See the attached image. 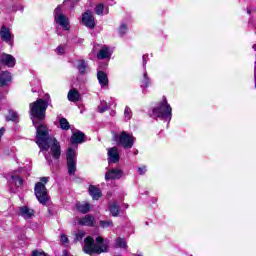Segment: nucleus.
Here are the masks:
<instances>
[{"label":"nucleus","mask_w":256,"mask_h":256,"mask_svg":"<svg viewBox=\"0 0 256 256\" xmlns=\"http://www.w3.org/2000/svg\"><path fill=\"white\" fill-rule=\"evenodd\" d=\"M51 100L38 99L30 104V115L32 116V123L36 127V143L44 152V157L51 165V156L53 159H60L61 157V144L55 137L49 136L47 126L39 123L45 119V111L49 107ZM50 149V154L47 153Z\"/></svg>","instance_id":"f257e3e1"},{"label":"nucleus","mask_w":256,"mask_h":256,"mask_svg":"<svg viewBox=\"0 0 256 256\" xmlns=\"http://www.w3.org/2000/svg\"><path fill=\"white\" fill-rule=\"evenodd\" d=\"M83 251L87 255H101V253L107 252V243H105V240L101 236L96 238V242L95 239L88 236L84 240Z\"/></svg>","instance_id":"f03ea898"},{"label":"nucleus","mask_w":256,"mask_h":256,"mask_svg":"<svg viewBox=\"0 0 256 256\" xmlns=\"http://www.w3.org/2000/svg\"><path fill=\"white\" fill-rule=\"evenodd\" d=\"M173 109L171 105L167 103V98H163V100L152 109L151 117L153 119H162L163 121H171Z\"/></svg>","instance_id":"7ed1b4c3"},{"label":"nucleus","mask_w":256,"mask_h":256,"mask_svg":"<svg viewBox=\"0 0 256 256\" xmlns=\"http://www.w3.org/2000/svg\"><path fill=\"white\" fill-rule=\"evenodd\" d=\"M54 22L56 25H59L63 31H69V29H71V22L69 21V17L63 14V9L61 6H58L54 10Z\"/></svg>","instance_id":"20e7f679"},{"label":"nucleus","mask_w":256,"mask_h":256,"mask_svg":"<svg viewBox=\"0 0 256 256\" xmlns=\"http://www.w3.org/2000/svg\"><path fill=\"white\" fill-rule=\"evenodd\" d=\"M115 141L124 149H131L135 143V138L133 135L123 131L122 133L115 135Z\"/></svg>","instance_id":"39448f33"},{"label":"nucleus","mask_w":256,"mask_h":256,"mask_svg":"<svg viewBox=\"0 0 256 256\" xmlns=\"http://www.w3.org/2000/svg\"><path fill=\"white\" fill-rule=\"evenodd\" d=\"M66 159L69 175H75L77 171V151L69 147L66 152Z\"/></svg>","instance_id":"423d86ee"},{"label":"nucleus","mask_w":256,"mask_h":256,"mask_svg":"<svg viewBox=\"0 0 256 256\" xmlns=\"http://www.w3.org/2000/svg\"><path fill=\"white\" fill-rule=\"evenodd\" d=\"M34 191L36 199L41 203V205H45L47 201H49V192L47 191L45 184L37 182Z\"/></svg>","instance_id":"0eeeda50"},{"label":"nucleus","mask_w":256,"mask_h":256,"mask_svg":"<svg viewBox=\"0 0 256 256\" xmlns=\"http://www.w3.org/2000/svg\"><path fill=\"white\" fill-rule=\"evenodd\" d=\"M82 24L88 29L95 28V17L91 11L87 10L82 14Z\"/></svg>","instance_id":"6e6552de"},{"label":"nucleus","mask_w":256,"mask_h":256,"mask_svg":"<svg viewBox=\"0 0 256 256\" xmlns=\"http://www.w3.org/2000/svg\"><path fill=\"white\" fill-rule=\"evenodd\" d=\"M121 177H123V170H121L119 168L109 169L105 173V180L106 181L121 179Z\"/></svg>","instance_id":"1a4fd4ad"},{"label":"nucleus","mask_w":256,"mask_h":256,"mask_svg":"<svg viewBox=\"0 0 256 256\" xmlns=\"http://www.w3.org/2000/svg\"><path fill=\"white\" fill-rule=\"evenodd\" d=\"M108 163H119L121 156L117 147L108 148Z\"/></svg>","instance_id":"9d476101"},{"label":"nucleus","mask_w":256,"mask_h":256,"mask_svg":"<svg viewBox=\"0 0 256 256\" xmlns=\"http://www.w3.org/2000/svg\"><path fill=\"white\" fill-rule=\"evenodd\" d=\"M83 141H85V134L79 130H76L70 139V143L71 145H76V149H77V145H79V143H83Z\"/></svg>","instance_id":"9b49d317"},{"label":"nucleus","mask_w":256,"mask_h":256,"mask_svg":"<svg viewBox=\"0 0 256 256\" xmlns=\"http://www.w3.org/2000/svg\"><path fill=\"white\" fill-rule=\"evenodd\" d=\"M78 225L93 227L95 225V218L91 215H85L82 218H78Z\"/></svg>","instance_id":"f8f14e48"},{"label":"nucleus","mask_w":256,"mask_h":256,"mask_svg":"<svg viewBox=\"0 0 256 256\" xmlns=\"http://www.w3.org/2000/svg\"><path fill=\"white\" fill-rule=\"evenodd\" d=\"M0 61L3 65H6V67H15V57L11 54H2Z\"/></svg>","instance_id":"ddd939ff"},{"label":"nucleus","mask_w":256,"mask_h":256,"mask_svg":"<svg viewBox=\"0 0 256 256\" xmlns=\"http://www.w3.org/2000/svg\"><path fill=\"white\" fill-rule=\"evenodd\" d=\"M0 37L6 43H11V41H13V35L11 34V30L6 26H2V28L0 29Z\"/></svg>","instance_id":"4468645a"},{"label":"nucleus","mask_w":256,"mask_h":256,"mask_svg":"<svg viewBox=\"0 0 256 256\" xmlns=\"http://www.w3.org/2000/svg\"><path fill=\"white\" fill-rule=\"evenodd\" d=\"M19 215L21 217H23L24 219H31V217H33V215H35V211H33V209H31L27 206H24V207L20 208Z\"/></svg>","instance_id":"2eb2a0df"},{"label":"nucleus","mask_w":256,"mask_h":256,"mask_svg":"<svg viewBox=\"0 0 256 256\" xmlns=\"http://www.w3.org/2000/svg\"><path fill=\"white\" fill-rule=\"evenodd\" d=\"M88 191L92 199L96 201H98V199H101L102 194H101V190L98 187L90 185Z\"/></svg>","instance_id":"dca6fc26"},{"label":"nucleus","mask_w":256,"mask_h":256,"mask_svg":"<svg viewBox=\"0 0 256 256\" xmlns=\"http://www.w3.org/2000/svg\"><path fill=\"white\" fill-rule=\"evenodd\" d=\"M79 99H81V94L77 89L73 88L68 92V100L71 101V103H77Z\"/></svg>","instance_id":"f3484780"},{"label":"nucleus","mask_w":256,"mask_h":256,"mask_svg":"<svg viewBox=\"0 0 256 256\" xmlns=\"http://www.w3.org/2000/svg\"><path fill=\"white\" fill-rule=\"evenodd\" d=\"M97 79H98L101 87H107V85H109V78L107 77V74L105 72L98 71Z\"/></svg>","instance_id":"a211bd4d"},{"label":"nucleus","mask_w":256,"mask_h":256,"mask_svg":"<svg viewBox=\"0 0 256 256\" xmlns=\"http://www.w3.org/2000/svg\"><path fill=\"white\" fill-rule=\"evenodd\" d=\"M111 57V50L109 47L104 46L97 54L98 59H109Z\"/></svg>","instance_id":"6ab92c4d"},{"label":"nucleus","mask_w":256,"mask_h":256,"mask_svg":"<svg viewBox=\"0 0 256 256\" xmlns=\"http://www.w3.org/2000/svg\"><path fill=\"white\" fill-rule=\"evenodd\" d=\"M11 81V73L4 71L0 74V87H5Z\"/></svg>","instance_id":"aec40b11"},{"label":"nucleus","mask_w":256,"mask_h":256,"mask_svg":"<svg viewBox=\"0 0 256 256\" xmlns=\"http://www.w3.org/2000/svg\"><path fill=\"white\" fill-rule=\"evenodd\" d=\"M76 209L77 211H79V213H89L90 209H91V204L87 203V202H78L76 204Z\"/></svg>","instance_id":"412c9836"},{"label":"nucleus","mask_w":256,"mask_h":256,"mask_svg":"<svg viewBox=\"0 0 256 256\" xmlns=\"http://www.w3.org/2000/svg\"><path fill=\"white\" fill-rule=\"evenodd\" d=\"M95 13H96V15H108L109 14V7L105 6L103 4H98L95 7Z\"/></svg>","instance_id":"4be33fe9"},{"label":"nucleus","mask_w":256,"mask_h":256,"mask_svg":"<svg viewBox=\"0 0 256 256\" xmlns=\"http://www.w3.org/2000/svg\"><path fill=\"white\" fill-rule=\"evenodd\" d=\"M141 87L143 89V91H145V89H147V87L151 86V79H149V75H147V72L145 71L143 74V78L141 80Z\"/></svg>","instance_id":"5701e85b"},{"label":"nucleus","mask_w":256,"mask_h":256,"mask_svg":"<svg viewBox=\"0 0 256 256\" xmlns=\"http://www.w3.org/2000/svg\"><path fill=\"white\" fill-rule=\"evenodd\" d=\"M110 213L112 217H119V204L116 202L110 203Z\"/></svg>","instance_id":"b1692460"},{"label":"nucleus","mask_w":256,"mask_h":256,"mask_svg":"<svg viewBox=\"0 0 256 256\" xmlns=\"http://www.w3.org/2000/svg\"><path fill=\"white\" fill-rule=\"evenodd\" d=\"M6 121H14V123H17L19 121V115L17 112L10 110L9 115L6 117Z\"/></svg>","instance_id":"393cba45"},{"label":"nucleus","mask_w":256,"mask_h":256,"mask_svg":"<svg viewBox=\"0 0 256 256\" xmlns=\"http://www.w3.org/2000/svg\"><path fill=\"white\" fill-rule=\"evenodd\" d=\"M60 123V128L63 129L64 131H69L71 129V125H69V121H67L65 118H61L59 120Z\"/></svg>","instance_id":"a878e982"},{"label":"nucleus","mask_w":256,"mask_h":256,"mask_svg":"<svg viewBox=\"0 0 256 256\" xmlns=\"http://www.w3.org/2000/svg\"><path fill=\"white\" fill-rule=\"evenodd\" d=\"M116 246L120 247V249H127V240L125 238H117Z\"/></svg>","instance_id":"bb28decb"},{"label":"nucleus","mask_w":256,"mask_h":256,"mask_svg":"<svg viewBox=\"0 0 256 256\" xmlns=\"http://www.w3.org/2000/svg\"><path fill=\"white\" fill-rule=\"evenodd\" d=\"M77 68L80 73H86L87 64H85V61L80 60V61H78Z\"/></svg>","instance_id":"cd10ccee"},{"label":"nucleus","mask_w":256,"mask_h":256,"mask_svg":"<svg viewBox=\"0 0 256 256\" xmlns=\"http://www.w3.org/2000/svg\"><path fill=\"white\" fill-rule=\"evenodd\" d=\"M127 31H129V28L127 27V24H121L119 29H118V33L121 37H123L124 35H127Z\"/></svg>","instance_id":"c85d7f7f"},{"label":"nucleus","mask_w":256,"mask_h":256,"mask_svg":"<svg viewBox=\"0 0 256 256\" xmlns=\"http://www.w3.org/2000/svg\"><path fill=\"white\" fill-rule=\"evenodd\" d=\"M131 117H133V112L131 111V108L126 107L124 110V119L125 121L131 120Z\"/></svg>","instance_id":"c756f323"},{"label":"nucleus","mask_w":256,"mask_h":256,"mask_svg":"<svg viewBox=\"0 0 256 256\" xmlns=\"http://www.w3.org/2000/svg\"><path fill=\"white\" fill-rule=\"evenodd\" d=\"M12 183L16 187H21V185H23V179H21L19 176H12Z\"/></svg>","instance_id":"7c9ffc66"},{"label":"nucleus","mask_w":256,"mask_h":256,"mask_svg":"<svg viewBox=\"0 0 256 256\" xmlns=\"http://www.w3.org/2000/svg\"><path fill=\"white\" fill-rule=\"evenodd\" d=\"M138 175H145L147 173V166H139L137 168Z\"/></svg>","instance_id":"2f4dec72"},{"label":"nucleus","mask_w":256,"mask_h":256,"mask_svg":"<svg viewBox=\"0 0 256 256\" xmlns=\"http://www.w3.org/2000/svg\"><path fill=\"white\" fill-rule=\"evenodd\" d=\"M101 227H113V222L112 221H100Z\"/></svg>","instance_id":"473e14b6"},{"label":"nucleus","mask_w":256,"mask_h":256,"mask_svg":"<svg viewBox=\"0 0 256 256\" xmlns=\"http://www.w3.org/2000/svg\"><path fill=\"white\" fill-rule=\"evenodd\" d=\"M83 237H85V232L79 231V232L76 234L75 241H81V240L83 239Z\"/></svg>","instance_id":"72a5a7b5"},{"label":"nucleus","mask_w":256,"mask_h":256,"mask_svg":"<svg viewBox=\"0 0 256 256\" xmlns=\"http://www.w3.org/2000/svg\"><path fill=\"white\" fill-rule=\"evenodd\" d=\"M107 109H109V106H107V104H102V105L98 106L99 113H105V111Z\"/></svg>","instance_id":"f704fd0d"},{"label":"nucleus","mask_w":256,"mask_h":256,"mask_svg":"<svg viewBox=\"0 0 256 256\" xmlns=\"http://www.w3.org/2000/svg\"><path fill=\"white\" fill-rule=\"evenodd\" d=\"M56 51L58 55H63L65 53V46H58Z\"/></svg>","instance_id":"c9c22d12"},{"label":"nucleus","mask_w":256,"mask_h":256,"mask_svg":"<svg viewBox=\"0 0 256 256\" xmlns=\"http://www.w3.org/2000/svg\"><path fill=\"white\" fill-rule=\"evenodd\" d=\"M60 241H61V243H69V238H67V236L65 235V234H62L61 236H60Z\"/></svg>","instance_id":"e433bc0d"},{"label":"nucleus","mask_w":256,"mask_h":256,"mask_svg":"<svg viewBox=\"0 0 256 256\" xmlns=\"http://www.w3.org/2000/svg\"><path fill=\"white\" fill-rule=\"evenodd\" d=\"M32 256H48L45 252L34 251Z\"/></svg>","instance_id":"4c0bfd02"},{"label":"nucleus","mask_w":256,"mask_h":256,"mask_svg":"<svg viewBox=\"0 0 256 256\" xmlns=\"http://www.w3.org/2000/svg\"><path fill=\"white\" fill-rule=\"evenodd\" d=\"M41 181L42 183H47V181H49V177H42Z\"/></svg>","instance_id":"58836bf2"},{"label":"nucleus","mask_w":256,"mask_h":256,"mask_svg":"<svg viewBox=\"0 0 256 256\" xmlns=\"http://www.w3.org/2000/svg\"><path fill=\"white\" fill-rule=\"evenodd\" d=\"M3 133H5V129H4V128H1V129H0V140H1V138L3 137Z\"/></svg>","instance_id":"ea45409f"},{"label":"nucleus","mask_w":256,"mask_h":256,"mask_svg":"<svg viewBox=\"0 0 256 256\" xmlns=\"http://www.w3.org/2000/svg\"><path fill=\"white\" fill-rule=\"evenodd\" d=\"M145 55L143 56V59H144V62H143V65H144V67H145V65H147V60H145Z\"/></svg>","instance_id":"a19ab883"},{"label":"nucleus","mask_w":256,"mask_h":256,"mask_svg":"<svg viewBox=\"0 0 256 256\" xmlns=\"http://www.w3.org/2000/svg\"><path fill=\"white\" fill-rule=\"evenodd\" d=\"M252 49H254V51H256V44H254V45L252 46Z\"/></svg>","instance_id":"79ce46f5"},{"label":"nucleus","mask_w":256,"mask_h":256,"mask_svg":"<svg viewBox=\"0 0 256 256\" xmlns=\"http://www.w3.org/2000/svg\"><path fill=\"white\" fill-rule=\"evenodd\" d=\"M63 256H69V254H67V252H64Z\"/></svg>","instance_id":"37998d69"},{"label":"nucleus","mask_w":256,"mask_h":256,"mask_svg":"<svg viewBox=\"0 0 256 256\" xmlns=\"http://www.w3.org/2000/svg\"><path fill=\"white\" fill-rule=\"evenodd\" d=\"M138 153H139V151L136 150V151L134 152V155H137Z\"/></svg>","instance_id":"c03bdc74"},{"label":"nucleus","mask_w":256,"mask_h":256,"mask_svg":"<svg viewBox=\"0 0 256 256\" xmlns=\"http://www.w3.org/2000/svg\"><path fill=\"white\" fill-rule=\"evenodd\" d=\"M47 98H49V95H48V94L46 95V99H47Z\"/></svg>","instance_id":"a18cd8bd"}]
</instances>
